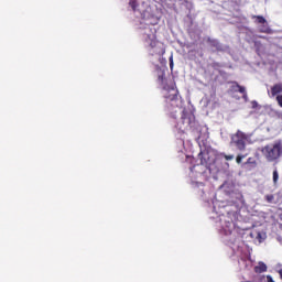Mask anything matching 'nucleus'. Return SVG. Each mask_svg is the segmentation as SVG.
<instances>
[{
  "label": "nucleus",
  "instance_id": "f257e3e1",
  "mask_svg": "<svg viewBox=\"0 0 282 282\" xmlns=\"http://www.w3.org/2000/svg\"><path fill=\"white\" fill-rule=\"evenodd\" d=\"M166 68L156 67V83L163 91H166L164 95L165 100L167 102H175L180 98V90H177L175 80L166 77Z\"/></svg>",
  "mask_w": 282,
  "mask_h": 282
},
{
  "label": "nucleus",
  "instance_id": "f03ea898",
  "mask_svg": "<svg viewBox=\"0 0 282 282\" xmlns=\"http://www.w3.org/2000/svg\"><path fill=\"white\" fill-rule=\"evenodd\" d=\"M166 68L156 67V83L163 91H166L164 95L165 100L167 102H175L180 98V90H177L175 80L166 77Z\"/></svg>",
  "mask_w": 282,
  "mask_h": 282
},
{
  "label": "nucleus",
  "instance_id": "7ed1b4c3",
  "mask_svg": "<svg viewBox=\"0 0 282 282\" xmlns=\"http://www.w3.org/2000/svg\"><path fill=\"white\" fill-rule=\"evenodd\" d=\"M143 40L149 44L154 54H162V42L158 41V30L153 26H145L142 32Z\"/></svg>",
  "mask_w": 282,
  "mask_h": 282
},
{
  "label": "nucleus",
  "instance_id": "20e7f679",
  "mask_svg": "<svg viewBox=\"0 0 282 282\" xmlns=\"http://www.w3.org/2000/svg\"><path fill=\"white\" fill-rule=\"evenodd\" d=\"M223 232L224 236L227 237V243L229 246H237V243H239V231L235 227V223L232 221V219H224Z\"/></svg>",
  "mask_w": 282,
  "mask_h": 282
},
{
  "label": "nucleus",
  "instance_id": "39448f33",
  "mask_svg": "<svg viewBox=\"0 0 282 282\" xmlns=\"http://www.w3.org/2000/svg\"><path fill=\"white\" fill-rule=\"evenodd\" d=\"M182 122L184 129L192 131L193 133L199 132V123L195 120V116L188 112L186 109L182 110Z\"/></svg>",
  "mask_w": 282,
  "mask_h": 282
},
{
  "label": "nucleus",
  "instance_id": "423d86ee",
  "mask_svg": "<svg viewBox=\"0 0 282 282\" xmlns=\"http://www.w3.org/2000/svg\"><path fill=\"white\" fill-rule=\"evenodd\" d=\"M262 155L268 160V162H274L281 158V145L280 144H269L262 148Z\"/></svg>",
  "mask_w": 282,
  "mask_h": 282
},
{
  "label": "nucleus",
  "instance_id": "0eeeda50",
  "mask_svg": "<svg viewBox=\"0 0 282 282\" xmlns=\"http://www.w3.org/2000/svg\"><path fill=\"white\" fill-rule=\"evenodd\" d=\"M246 140H248V135L238 130L232 137L231 142L238 149V151H246Z\"/></svg>",
  "mask_w": 282,
  "mask_h": 282
},
{
  "label": "nucleus",
  "instance_id": "6e6552de",
  "mask_svg": "<svg viewBox=\"0 0 282 282\" xmlns=\"http://www.w3.org/2000/svg\"><path fill=\"white\" fill-rule=\"evenodd\" d=\"M251 19H254V23L257 25H261L259 32H261L262 34H270V32H272L270 26H268V20H265L263 15H252Z\"/></svg>",
  "mask_w": 282,
  "mask_h": 282
},
{
  "label": "nucleus",
  "instance_id": "1a4fd4ad",
  "mask_svg": "<svg viewBox=\"0 0 282 282\" xmlns=\"http://www.w3.org/2000/svg\"><path fill=\"white\" fill-rule=\"evenodd\" d=\"M207 43L215 52H226V47H224V44L219 40L208 37Z\"/></svg>",
  "mask_w": 282,
  "mask_h": 282
},
{
  "label": "nucleus",
  "instance_id": "9d476101",
  "mask_svg": "<svg viewBox=\"0 0 282 282\" xmlns=\"http://www.w3.org/2000/svg\"><path fill=\"white\" fill-rule=\"evenodd\" d=\"M180 111H182V108H180L178 106L173 108V105L167 106V112L170 113L171 118H177V116H180Z\"/></svg>",
  "mask_w": 282,
  "mask_h": 282
},
{
  "label": "nucleus",
  "instance_id": "9b49d317",
  "mask_svg": "<svg viewBox=\"0 0 282 282\" xmlns=\"http://www.w3.org/2000/svg\"><path fill=\"white\" fill-rule=\"evenodd\" d=\"M256 274H263V272H268V265L263 262H259L258 265L253 268Z\"/></svg>",
  "mask_w": 282,
  "mask_h": 282
},
{
  "label": "nucleus",
  "instance_id": "f8f14e48",
  "mask_svg": "<svg viewBox=\"0 0 282 282\" xmlns=\"http://www.w3.org/2000/svg\"><path fill=\"white\" fill-rule=\"evenodd\" d=\"M278 94H282V84H275L273 85V87L271 88V95L278 96Z\"/></svg>",
  "mask_w": 282,
  "mask_h": 282
},
{
  "label": "nucleus",
  "instance_id": "ddd939ff",
  "mask_svg": "<svg viewBox=\"0 0 282 282\" xmlns=\"http://www.w3.org/2000/svg\"><path fill=\"white\" fill-rule=\"evenodd\" d=\"M234 85H236L239 94H243V98H247V94H246V87L239 85L237 82H234Z\"/></svg>",
  "mask_w": 282,
  "mask_h": 282
},
{
  "label": "nucleus",
  "instance_id": "4468645a",
  "mask_svg": "<svg viewBox=\"0 0 282 282\" xmlns=\"http://www.w3.org/2000/svg\"><path fill=\"white\" fill-rule=\"evenodd\" d=\"M265 202H268V204H274V195L272 194H268L264 196Z\"/></svg>",
  "mask_w": 282,
  "mask_h": 282
},
{
  "label": "nucleus",
  "instance_id": "2eb2a0df",
  "mask_svg": "<svg viewBox=\"0 0 282 282\" xmlns=\"http://www.w3.org/2000/svg\"><path fill=\"white\" fill-rule=\"evenodd\" d=\"M129 6H130V8H132L133 12H135V10H138V1L130 0Z\"/></svg>",
  "mask_w": 282,
  "mask_h": 282
},
{
  "label": "nucleus",
  "instance_id": "dca6fc26",
  "mask_svg": "<svg viewBox=\"0 0 282 282\" xmlns=\"http://www.w3.org/2000/svg\"><path fill=\"white\" fill-rule=\"evenodd\" d=\"M265 281V275H258L257 279L251 281H245V282H263Z\"/></svg>",
  "mask_w": 282,
  "mask_h": 282
},
{
  "label": "nucleus",
  "instance_id": "f3484780",
  "mask_svg": "<svg viewBox=\"0 0 282 282\" xmlns=\"http://www.w3.org/2000/svg\"><path fill=\"white\" fill-rule=\"evenodd\" d=\"M279 182V171L274 170L273 171V183L276 184Z\"/></svg>",
  "mask_w": 282,
  "mask_h": 282
},
{
  "label": "nucleus",
  "instance_id": "a211bd4d",
  "mask_svg": "<svg viewBox=\"0 0 282 282\" xmlns=\"http://www.w3.org/2000/svg\"><path fill=\"white\" fill-rule=\"evenodd\" d=\"M276 102H278L279 107L282 108V95L276 96Z\"/></svg>",
  "mask_w": 282,
  "mask_h": 282
},
{
  "label": "nucleus",
  "instance_id": "6ab92c4d",
  "mask_svg": "<svg viewBox=\"0 0 282 282\" xmlns=\"http://www.w3.org/2000/svg\"><path fill=\"white\" fill-rule=\"evenodd\" d=\"M223 156H224L225 160H227V161L235 160V155H232V154H229V155L223 154Z\"/></svg>",
  "mask_w": 282,
  "mask_h": 282
},
{
  "label": "nucleus",
  "instance_id": "aec40b11",
  "mask_svg": "<svg viewBox=\"0 0 282 282\" xmlns=\"http://www.w3.org/2000/svg\"><path fill=\"white\" fill-rule=\"evenodd\" d=\"M243 158H246V155H238V156L236 158L237 164H241V161L243 160Z\"/></svg>",
  "mask_w": 282,
  "mask_h": 282
},
{
  "label": "nucleus",
  "instance_id": "412c9836",
  "mask_svg": "<svg viewBox=\"0 0 282 282\" xmlns=\"http://www.w3.org/2000/svg\"><path fill=\"white\" fill-rule=\"evenodd\" d=\"M212 67H213L214 69H217V67H221V64H220L219 62H214V63L212 64Z\"/></svg>",
  "mask_w": 282,
  "mask_h": 282
},
{
  "label": "nucleus",
  "instance_id": "4be33fe9",
  "mask_svg": "<svg viewBox=\"0 0 282 282\" xmlns=\"http://www.w3.org/2000/svg\"><path fill=\"white\" fill-rule=\"evenodd\" d=\"M170 69H173V56L170 57Z\"/></svg>",
  "mask_w": 282,
  "mask_h": 282
},
{
  "label": "nucleus",
  "instance_id": "5701e85b",
  "mask_svg": "<svg viewBox=\"0 0 282 282\" xmlns=\"http://www.w3.org/2000/svg\"><path fill=\"white\" fill-rule=\"evenodd\" d=\"M267 282H274V280L271 278V275H267Z\"/></svg>",
  "mask_w": 282,
  "mask_h": 282
},
{
  "label": "nucleus",
  "instance_id": "b1692460",
  "mask_svg": "<svg viewBox=\"0 0 282 282\" xmlns=\"http://www.w3.org/2000/svg\"><path fill=\"white\" fill-rule=\"evenodd\" d=\"M204 164H206V160L200 158V166H204Z\"/></svg>",
  "mask_w": 282,
  "mask_h": 282
},
{
  "label": "nucleus",
  "instance_id": "393cba45",
  "mask_svg": "<svg viewBox=\"0 0 282 282\" xmlns=\"http://www.w3.org/2000/svg\"><path fill=\"white\" fill-rule=\"evenodd\" d=\"M220 1H221V3H227L228 0H220Z\"/></svg>",
  "mask_w": 282,
  "mask_h": 282
},
{
  "label": "nucleus",
  "instance_id": "a878e982",
  "mask_svg": "<svg viewBox=\"0 0 282 282\" xmlns=\"http://www.w3.org/2000/svg\"><path fill=\"white\" fill-rule=\"evenodd\" d=\"M191 171H192V173H193V171H195V165L193 167H191Z\"/></svg>",
  "mask_w": 282,
  "mask_h": 282
},
{
  "label": "nucleus",
  "instance_id": "bb28decb",
  "mask_svg": "<svg viewBox=\"0 0 282 282\" xmlns=\"http://www.w3.org/2000/svg\"><path fill=\"white\" fill-rule=\"evenodd\" d=\"M252 105H253V107H256L257 106V101H253Z\"/></svg>",
  "mask_w": 282,
  "mask_h": 282
}]
</instances>
